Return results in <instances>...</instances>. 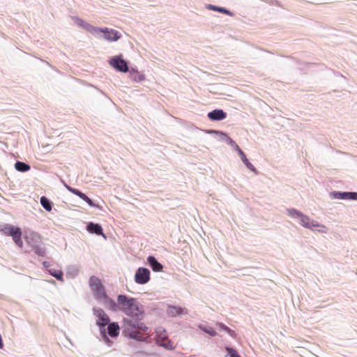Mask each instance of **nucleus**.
<instances>
[{
  "label": "nucleus",
  "instance_id": "nucleus-30",
  "mask_svg": "<svg viewBox=\"0 0 357 357\" xmlns=\"http://www.w3.org/2000/svg\"><path fill=\"white\" fill-rule=\"evenodd\" d=\"M318 227H320V229H319V231L321 232H326V227L324 226V225H319L318 224Z\"/></svg>",
  "mask_w": 357,
  "mask_h": 357
},
{
  "label": "nucleus",
  "instance_id": "nucleus-11",
  "mask_svg": "<svg viewBox=\"0 0 357 357\" xmlns=\"http://www.w3.org/2000/svg\"><path fill=\"white\" fill-rule=\"evenodd\" d=\"M66 188L67 189L72 193H73L74 195H76L77 196H78L79 197H80L82 199H83L84 201H85L89 206H94L95 204L93 202V201L89 198L84 193L80 192L79 190L77 189H75V188H73L70 186H68L66 185Z\"/></svg>",
  "mask_w": 357,
  "mask_h": 357
},
{
  "label": "nucleus",
  "instance_id": "nucleus-18",
  "mask_svg": "<svg viewBox=\"0 0 357 357\" xmlns=\"http://www.w3.org/2000/svg\"><path fill=\"white\" fill-rule=\"evenodd\" d=\"M239 155H240L242 161L243 162V163L245 165V166L250 170L255 172V168L254 165L249 162V160L246 158V155H245V153H243V151L242 150H239Z\"/></svg>",
  "mask_w": 357,
  "mask_h": 357
},
{
  "label": "nucleus",
  "instance_id": "nucleus-19",
  "mask_svg": "<svg viewBox=\"0 0 357 357\" xmlns=\"http://www.w3.org/2000/svg\"><path fill=\"white\" fill-rule=\"evenodd\" d=\"M15 167L17 171L22 172H27L31 169L29 165L19 161L15 164Z\"/></svg>",
  "mask_w": 357,
  "mask_h": 357
},
{
  "label": "nucleus",
  "instance_id": "nucleus-23",
  "mask_svg": "<svg viewBox=\"0 0 357 357\" xmlns=\"http://www.w3.org/2000/svg\"><path fill=\"white\" fill-rule=\"evenodd\" d=\"M50 273L59 280H63V273L60 270L50 269Z\"/></svg>",
  "mask_w": 357,
  "mask_h": 357
},
{
  "label": "nucleus",
  "instance_id": "nucleus-16",
  "mask_svg": "<svg viewBox=\"0 0 357 357\" xmlns=\"http://www.w3.org/2000/svg\"><path fill=\"white\" fill-rule=\"evenodd\" d=\"M86 229L90 233L96 234L97 235H103L102 227L98 224L90 222L87 225Z\"/></svg>",
  "mask_w": 357,
  "mask_h": 357
},
{
  "label": "nucleus",
  "instance_id": "nucleus-13",
  "mask_svg": "<svg viewBox=\"0 0 357 357\" xmlns=\"http://www.w3.org/2000/svg\"><path fill=\"white\" fill-rule=\"evenodd\" d=\"M107 333L112 337H116L119 335L120 327L116 322L107 324Z\"/></svg>",
  "mask_w": 357,
  "mask_h": 357
},
{
  "label": "nucleus",
  "instance_id": "nucleus-15",
  "mask_svg": "<svg viewBox=\"0 0 357 357\" xmlns=\"http://www.w3.org/2000/svg\"><path fill=\"white\" fill-rule=\"evenodd\" d=\"M147 260L153 271L160 272L162 271V265L158 262L154 257L150 256Z\"/></svg>",
  "mask_w": 357,
  "mask_h": 357
},
{
  "label": "nucleus",
  "instance_id": "nucleus-2",
  "mask_svg": "<svg viewBox=\"0 0 357 357\" xmlns=\"http://www.w3.org/2000/svg\"><path fill=\"white\" fill-rule=\"evenodd\" d=\"M119 310H121L128 318L144 317L143 307L136 298L128 297L125 295H119L117 298Z\"/></svg>",
  "mask_w": 357,
  "mask_h": 357
},
{
  "label": "nucleus",
  "instance_id": "nucleus-22",
  "mask_svg": "<svg viewBox=\"0 0 357 357\" xmlns=\"http://www.w3.org/2000/svg\"><path fill=\"white\" fill-rule=\"evenodd\" d=\"M130 77L131 79L135 82H140L145 79V77L143 74H140L137 71L130 73Z\"/></svg>",
  "mask_w": 357,
  "mask_h": 357
},
{
  "label": "nucleus",
  "instance_id": "nucleus-9",
  "mask_svg": "<svg viewBox=\"0 0 357 357\" xmlns=\"http://www.w3.org/2000/svg\"><path fill=\"white\" fill-rule=\"evenodd\" d=\"M76 24L84 29L86 31H89V33L92 34H97L98 31L99 30V27H96L94 26L91 25L90 24L86 22L85 21L82 20L79 18L75 19Z\"/></svg>",
  "mask_w": 357,
  "mask_h": 357
},
{
  "label": "nucleus",
  "instance_id": "nucleus-25",
  "mask_svg": "<svg viewBox=\"0 0 357 357\" xmlns=\"http://www.w3.org/2000/svg\"><path fill=\"white\" fill-rule=\"evenodd\" d=\"M203 331H204L205 333L209 334L211 336H215L216 335V332L215 331V330L212 328V327H206V326H199Z\"/></svg>",
  "mask_w": 357,
  "mask_h": 357
},
{
  "label": "nucleus",
  "instance_id": "nucleus-29",
  "mask_svg": "<svg viewBox=\"0 0 357 357\" xmlns=\"http://www.w3.org/2000/svg\"><path fill=\"white\" fill-rule=\"evenodd\" d=\"M35 252L39 256L45 255V250L43 249L36 248Z\"/></svg>",
  "mask_w": 357,
  "mask_h": 357
},
{
  "label": "nucleus",
  "instance_id": "nucleus-3",
  "mask_svg": "<svg viewBox=\"0 0 357 357\" xmlns=\"http://www.w3.org/2000/svg\"><path fill=\"white\" fill-rule=\"evenodd\" d=\"M90 287L97 297L107 299V301L109 302V303L107 304L109 305V307L112 310H117L118 306L116 303H115L114 301L107 296L105 288L99 278L95 276L91 277L90 279Z\"/></svg>",
  "mask_w": 357,
  "mask_h": 357
},
{
  "label": "nucleus",
  "instance_id": "nucleus-21",
  "mask_svg": "<svg viewBox=\"0 0 357 357\" xmlns=\"http://www.w3.org/2000/svg\"><path fill=\"white\" fill-rule=\"evenodd\" d=\"M40 204L47 211H50L52 208L51 202L45 197H42L40 198Z\"/></svg>",
  "mask_w": 357,
  "mask_h": 357
},
{
  "label": "nucleus",
  "instance_id": "nucleus-26",
  "mask_svg": "<svg viewBox=\"0 0 357 357\" xmlns=\"http://www.w3.org/2000/svg\"><path fill=\"white\" fill-rule=\"evenodd\" d=\"M226 350L227 351L230 357H241L238 352L232 348L227 347L226 348Z\"/></svg>",
  "mask_w": 357,
  "mask_h": 357
},
{
  "label": "nucleus",
  "instance_id": "nucleus-31",
  "mask_svg": "<svg viewBox=\"0 0 357 357\" xmlns=\"http://www.w3.org/2000/svg\"><path fill=\"white\" fill-rule=\"evenodd\" d=\"M101 333L102 334V336H103V338L105 339V340L109 341V338L107 337V336L105 334V329L103 331H101Z\"/></svg>",
  "mask_w": 357,
  "mask_h": 357
},
{
  "label": "nucleus",
  "instance_id": "nucleus-20",
  "mask_svg": "<svg viewBox=\"0 0 357 357\" xmlns=\"http://www.w3.org/2000/svg\"><path fill=\"white\" fill-rule=\"evenodd\" d=\"M183 312V310L179 307L171 306L168 308V314L172 316H176L181 314Z\"/></svg>",
  "mask_w": 357,
  "mask_h": 357
},
{
  "label": "nucleus",
  "instance_id": "nucleus-12",
  "mask_svg": "<svg viewBox=\"0 0 357 357\" xmlns=\"http://www.w3.org/2000/svg\"><path fill=\"white\" fill-rule=\"evenodd\" d=\"M226 116L227 114L222 109H214L208 114V117L212 121H220Z\"/></svg>",
  "mask_w": 357,
  "mask_h": 357
},
{
  "label": "nucleus",
  "instance_id": "nucleus-5",
  "mask_svg": "<svg viewBox=\"0 0 357 357\" xmlns=\"http://www.w3.org/2000/svg\"><path fill=\"white\" fill-rule=\"evenodd\" d=\"M150 280V271L146 268H139L135 275V281L137 284H144Z\"/></svg>",
  "mask_w": 357,
  "mask_h": 357
},
{
  "label": "nucleus",
  "instance_id": "nucleus-17",
  "mask_svg": "<svg viewBox=\"0 0 357 357\" xmlns=\"http://www.w3.org/2000/svg\"><path fill=\"white\" fill-rule=\"evenodd\" d=\"M335 197L341 199H357V192H338Z\"/></svg>",
  "mask_w": 357,
  "mask_h": 357
},
{
  "label": "nucleus",
  "instance_id": "nucleus-28",
  "mask_svg": "<svg viewBox=\"0 0 357 357\" xmlns=\"http://www.w3.org/2000/svg\"><path fill=\"white\" fill-rule=\"evenodd\" d=\"M211 8L213 10H218V11H220L221 13H229V11L227 10L226 9L223 8H220V7H217V6H211Z\"/></svg>",
  "mask_w": 357,
  "mask_h": 357
},
{
  "label": "nucleus",
  "instance_id": "nucleus-33",
  "mask_svg": "<svg viewBox=\"0 0 357 357\" xmlns=\"http://www.w3.org/2000/svg\"><path fill=\"white\" fill-rule=\"evenodd\" d=\"M231 143L232 146H235V144H236L234 142H231Z\"/></svg>",
  "mask_w": 357,
  "mask_h": 357
},
{
  "label": "nucleus",
  "instance_id": "nucleus-7",
  "mask_svg": "<svg viewBox=\"0 0 357 357\" xmlns=\"http://www.w3.org/2000/svg\"><path fill=\"white\" fill-rule=\"evenodd\" d=\"M94 314L98 318L97 324L100 327H105L109 322V317L102 309H94Z\"/></svg>",
  "mask_w": 357,
  "mask_h": 357
},
{
  "label": "nucleus",
  "instance_id": "nucleus-8",
  "mask_svg": "<svg viewBox=\"0 0 357 357\" xmlns=\"http://www.w3.org/2000/svg\"><path fill=\"white\" fill-rule=\"evenodd\" d=\"M110 64L116 69L121 72H127L128 70L127 63L120 58H113L110 61Z\"/></svg>",
  "mask_w": 357,
  "mask_h": 357
},
{
  "label": "nucleus",
  "instance_id": "nucleus-6",
  "mask_svg": "<svg viewBox=\"0 0 357 357\" xmlns=\"http://www.w3.org/2000/svg\"><path fill=\"white\" fill-rule=\"evenodd\" d=\"M99 32L104 33L105 38L109 41H116L121 36L117 31L109 28H99Z\"/></svg>",
  "mask_w": 357,
  "mask_h": 357
},
{
  "label": "nucleus",
  "instance_id": "nucleus-24",
  "mask_svg": "<svg viewBox=\"0 0 357 357\" xmlns=\"http://www.w3.org/2000/svg\"><path fill=\"white\" fill-rule=\"evenodd\" d=\"M216 326L222 329L227 333H228L231 336H234L235 335V332L232 330H231L229 328H228L227 326L222 323H217Z\"/></svg>",
  "mask_w": 357,
  "mask_h": 357
},
{
  "label": "nucleus",
  "instance_id": "nucleus-1",
  "mask_svg": "<svg viewBox=\"0 0 357 357\" xmlns=\"http://www.w3.org/2000/svg\"><path fill=\"white\" fill-rule=\"evenodd\" d=\"M144 317L124 318L123 319V334L125 337L142 341L149 334V328L143 322Z\"/></svg>",
  "mask_w": 357,
  "mask_h": 357
},
{
  "label": "nucleus",
  "instance_id": "nucleus-32",
  "mask_svg": "<svg viewBox=\"0 0 357 357\" xmlns=\"http://www.w3.org/2000/svg\"><path fill=\"white\" fill-rule=\"evenodd\" d=\"M235 149L238 151V153H239V150H241L239 146L237 145V144H235V146H234Z\"/></svg>",
  "mask_w": 357,
  "mask_h": 357
},
{
  "label": "nucleus",
  "instance_id": "nucleus-27",
  "mask_svg": "<svg viewBox=\"0 0 357 357\" xmlns=\"http://www.w3.org/2000/svg\"><path fill=\"white\" fill-rule=\"evenodd\" d=\"M287 211H288L289 215L291 216H296L298 218L299 215L301 214V212H299L298 211H297L294 208L288 209Z\"/></svg>",
  "mask_w": 357,
  "mask_h": 357
},
{
  "label": "nucleus",
  "instance_id": "nucleus-14",
  "mask_svg": "<svg viewBox=\"0 0 357 357\" xmlns=\"http://www.w3.org/2000/svg\"><path fill=\"white\" fill-rule=\"evenodd\" d=\"M300 218V223L306 228H312V227H316V226H318V223L312 221V222H310V218L301 213L299 217Z\"/></svg>",
  "mask_w": 357,
  "mask_h": 357
},
{
  "label": "nucleus",
  "instance_id": "nucleus-10",
  "mask_svg": "<svg viewBox=\"0 0 357 357\" xmlns=\"http://www.w3.org/2000/svg\"><path fill=\"white\" fill-rule=\"evenodd\" d=\"M155 341L157 344L166 349H173L172 342L167 338L165 334L161 333L160 335H158Z\"/></svg>",
  "mask_w": 357,
  "mask_h": 357
},
{
  "label": "nucleus",
  "instance_id": "nucleus-4",
  "mask_svg": "<svg viewBox=\"0 0 357 357\" xmlns=\"http://www.w3.org/2000/svg\"><path fill=\"white\" fill-rule=\"evenodd\" d=\"M1 231L5 235L12 236L14 242L19 247H22L23 241L22 240V231L20 228L14 227L10 225H6L1 229Z\"/></svg>",
  "mask_w": 357,
  "mask_h": 357
}]
</instances>
